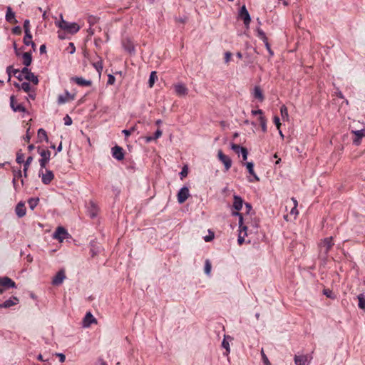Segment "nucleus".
<instances>
[{
	"instance_id": "obj_1",
	"label": "nucleus",
	"mask_w": 365,
	"mask_h": 365,
	"mask_svg": "<svg viewBox=\"0 0 365 365\" xmlns=\"http://www.w3.org/2000/svg\"><path fill=\"white\" fill-rule=\"evenodd\" d=\"M60 30L58 31V36L60 38H65L66 34H74L80 30V26L76 23L68 22L63 19L56 23Z\"/></svg>"
},
{
	"instance_id": "obj_2",
	"label": "nucleus",
	"mask_w": 365,
	"mask_h": 365,
	"mask_svg": "<svg viewBox=\"0 0 365 365\" xmlns=\"http://www.w3.org/2000/svg\"><path fill=\"white\" fill-rule=\"evenodd\" d=\"M334 245L332 237H326L321 240L319 246L320 251L324 254H327Z\"/></svg>"
},
{
	"instance_id": "obj_3",
	"label": "nucleus",
	"mask_w": 365,
	"mask_h": 365,
	"mask_svg": "<svg viewBox=\"0 0 365 365\" xmlns=\"http://www.w3.org/2000/svg\"><path fill=\"white\" fill-rule=\"evenodd\" d=\"M14 48H15L16 54L18 56L21 55L23 63L26 66H29L31 63V61H32V57H31V53L30 52H22L21 51V47H14Z\"/></svg>"
},
{
	"instance_id": "obj_4",
	"label": "nucleus",
	"mask_w": 365,
	"mask_h": 365,
	"mask_svg": "<svg viewBox=\"0 0 365 365\" xmlns=\"http://www.w3.org/2000/svg\"><path fill=\"white\" fill-rule=\"evenodd\" d=\"M351 133L355 135V138L353 139V143L356 145H360L361 138L365 137V129L364 128L355 129L351 127Z\"/></svg>"
},
{
	"instance_id": "obj_5",
	"label": "nucleus",
	"mask_w": 365,
	"mask_h": 365,
	"mask_svg": "<svg viewBox=\"0 0 365 365\" xmlns=\"http://www.w3.org/2000/svg\"><path fill=\"white\" fill-rule=\"evenodd\" d=\"M38 153L41 157L39 160L40 166L41 168H44L50 160L51 152L48 150H41L40 148H38Z\"/></svg>"
},
{
	"instance_id": "obj_6",
	"label": "nucleus",
	"mask_w": 365,
	"mask_h": 365,
	"mask_svg": "<svg viewBox=\"0 0 365 365\" xmlns=\"http://www.w3.org/2000/svg\"><path fill=\"white\" fill-rule=\"evenodd\" d=\"M68 236L69 234L63 227H58L53 235V238L58 240L60 242H63V240Z\"/></svg>"
},
{
	"instance_id": "obj_7",
	"label": "nucleus",
	"mask_w": 365,
	"mask_h": 365,
	"mask_svg": "<svg viewBox=\"0 0 365 365\" xmlns=\"http://www.w3.org/2000/svg\"><path fill=\"white\" fill-rule=\"evenodd\" d=\"M217 156L219 160L224 164L225 170H228L232 166V160L231 158L225 155L222 150H218Z\"/></svg>"
},
{
	"instance_id": "obj_8",
	"label": "nucleus",
	"mask_w": 365,
	"mask_h": 365,
	"mask_svg": "<svg viewBox=\"0 0 365 365\" xmlns=\"http://www.w3.org/2000/svg\"><path fill=\"white\" fill-rule=\"evenodd\" d=\"M189 196H190V192H189L188 187H183L179 190V192L178 193V195H177L178 202L180 204H182L183 202H185L187 200V199L189 197Z\"/></svg>"
},
{
	"instance_id": "obj_9",
	"label": "nucleus",
	"mask_w": 365,
	"mask_h": 365,
	"mask_svg": "<svg viewBox=\"0 0 365 365\" xmlns=\"http://www.w3.org/2000/svg\"><path fill=\"white\" fill-rule=\"evenodd\" d=\"M75 98V95L66 91L63 94L59 95L58 97V103L64 104L67 102L71 101Z\"/></svg>"
},
{
	"instance_id": "obj_10",
	"label": "nucleus",
	"mask_w": 365,
	"mask_h": 365,
	"mask_svg": "<svg viewBox=\"0 0 365 365\" xmlns=\"http://www.w3.org/2000/svg\"><path fill=\"white\" fill-rule=\"evenodd\" d=\"M65 279V272L63 269H61L59 272H58L57 274L53 277L52 279V284L53 285L58 286L63 283Z\"/></svg>"
},
{
	"instance_id": "obj_11",
	"label": "nucleus",
	"mask_w": 365,
	"mask_h": 365,
	"mask_svg": "<svg viewBox=\"0 0 365 365\" xmlns=\"http://www.w3.org/2000/svg\"><path fill=\"white\" fill-rule=\"evenodd\" d=\"M174 90L175 93L180 97L185 96L188 93L187 87L182 83H177L174 85Z\"/></svg>"
},
{
	"instance_id": "obj_12",
	"label": "nucleus",
	"mask_w": 365,
	"mask_h": 365,
	"mask_svg": "<svg viewBox=\"0 0 365 365\" xmlns=\"http://www.w3.org/2000/svg\"><path fill=\"white\" fill-rule=\"evenodd\" d=\"M249 228V225H244L240 227L239 235L237 239V242L240 245H242V243L245 242V237L247 236V230Z\"/></svg>"
},
{
	"instance_id": "obj_13",
	"label": "nucleus",
	"mask_w": 365,
	"mask_h": 365,
	"mask_svg": "<svg viewBox=\"0 0 365 365\" xmlns=\"http://www.w3.org/2000/svg\"><path fill=\"white\" fill-rule=\"evenodd\" d=\"M239 15L245 25H248L250 23L251 19L245 5L241 7Z\"/></svg>"
},
{
	"instance_id": "obj_14",
	"label": "nucleus",
	"mask_w": 365,
	"mask_h": 365,
	"mask_svg": "<svg viewBox=\"0 0 365 365\" xmlns=\"http://www.w3.org/2000/svg\"><path fill=\"white\" fill-rule=\"evenodd\" d=\"M0 286L5 288L16 287L15 282L8 277H0Z\"/></svg>"
},
{
	"instance_id": "obj_15",
	"label": "nucleus",
	"mask_w": 365,
	"mask_h": 365,
	"mask_svg": "<svg viewBox=\"0 0 365 365\" xmlns=\"http://www.w3.org/2000/svg\"><path fill=\"white\" fill-rule=\"evenodd\" d=\"M113 157L118 160H122L124 158L123 148L116 145L112 148Z\"/></svg>"
},
{
	"instance_id": "obj_16",
	"label": "nucleus",
	"mask_w": 365,
	"mask_h": 365,
	"mask_svg": "<svg viewBox=\"0 0 365 365\" xmlns=\"http://www.w3.org/2000/svg\"><path fill=\"white\" fill-rule=\"evenodd\" d=\"M10 104L11 107L14 112H24L26 110L25 108L21 104H18L14 96L10 97Z\"/></svg>"
},
{
	"instance_id": "obj_17",
	"label": "nucleus",
	"mask_w": 365,
	"mask_h": 365,
	"mask_svg": "<svg viewBox=\"0 0 365 365\" xmlns=\"http://www.w3.org/2000/svg\"><path fill=\"white\" fill-rule=\"evenodd\" d=\"M294 361L296 365H309L310 359L307 355L295 356Z\"/></svg>"
},
{
	"instance_id": "obj_18",
	"label": "nucleus",
	"mask_w": 365,
	"mask_h": 365,
	"mask_svg": "<svg viewBox=\"0 0 365 365\" xmlns=\"http://www.w3.org/2000/svg\"><path fill=\"white\" fill-rule=\"evenodd\" d=\"M19 302V299L16 297H12L9 299L6 300L3 304H0V308H9L16 305Z\"/></svg>"
},
{
	"instance_id": "obj_19",
	"label": "nucleus",
	"mask_w": 365,
	"mask_h": 365,
	"mask_svg": "<svg viewBox=\"0 0 365 365\" xmlns=\"http://www.w3.org/2000/svg\"><path fill=\"white\" fill-rule=\"evenodd\" d=\"M232 338L230 336L225 335L223 341L222 342V346L223 348L225 349L226 351L224 354L225 356H228V354L230 352V343L229 341H232Z\"/></svg>"
},
{
	"instance_id": "obj_20",
	"label": "nucleus",
	"mask_w": 365,
	"mask_h": 365,
	"mask_svg": "<svg viewBox=\"0 0 365 365\" xmlns=\"http://www.w3.org/2000/svg\"><path fill=\"white\" fill-rule=\"evenodd\" d=\"M15 212L19 217H22L26 215V207L24 202H19L15 208Z\"/></svg>"
},
{
	"instance_id": "obj_21",
	"label": "nucleus",
	"mask_w": 365,
	"mask_h": 365,
	"mask_svg": "<svg viewBox=\"0 0 365 365\" xmlns=\"http://www.w3.org/2000/svg\"><path fill=\"white\" fill-rule=\"evenodd\" d=\"M54 175L52 171L46 170V173L42 174L41 180L43 184L48 185L52 181Z\"/></svg>"
},
{
	"instance_id": "obj_22",
	"label": "nucleus",
	"mask_w": 365,
	"mask_h": 365,
	"mask_svg": "<svg viewBox=\"0 0 365 365\" xmlns=\"http://www.w3.org/2000/svg\"><path fill=\"white\" fill-rule=\"evenodd\" d=\"M92 323H96V319L91 312H88L83 319V327H88Z\"/></svg>"
},
{
	"instance_id": "obj_23",
	"label": "nucleus",
	"mask_w": 365,
	"mask_h": 365,
	"mask_svg": "<svg viewBox=\"0 0 365 365\" xmlns=\"http://www.w3.org/2000/svg\"><path fill=\"white\" fill-rule=\"evenodd\" d=\"M72 81H75L78 85L82 86H90L91 85V81L86 80L82 77H73L72 78Z\"/></svg>"
},
{
	"instance_id": "obj_24",
	"label": "nucleus",
	"mask_w": 365,
	"mask_h": 365,
	"mask_svg": "<svg viewBox=\"0 0 365 365\" xmlns=\"http://www.w3.org/2000/svg\"><path fill=\"white\" fill-rule=\"evenodd\" d=\"M243 205V200L242 199L237 196L234 195V202H233V207L237 210L239 211L242 209Z\"/></svg>"
},
{
	"instance_id": "obj_25",
	"label": "nucleus",
	"mask_w": 365,
	"mask_h": 365,
	"mask_svg": "<svg viewBox=\"0 0 365 365\" xmlns=\"http://www.w3.org/2000/svg\"><path fill=\"white\" fill-rule=\"evenodd\" d=\"M245 165H246L247 169L248 170L249 173L255 178V180L259 181V178L256 175V173H255V170H254L253 163L247 162L245 163Z\"/></svg>"
},
{
	"instance_id": "obj_26",
	"label": "nucleus",
	"mask_w": 365,
	"mask_h": 365,
	"mask_svg": "<svg viewBox=\"0 0 365 365\" xmlns=\"http://www.w3.org/2000/svg\"><path fill=\"white\" fill-rule=\"evenodd\" d=\"M24 78L29 81L32 82L34 84L36 85L38 83V80L36 76H35L32 72H28L26 75L24 76Z\"/></svg>"
},
{
	"instance_id": "obj_27",
	"label": "nucleus",
	"mask_w": 365,
	"mask_h": 365,
	"mask_svg": "<svg viewBox=\"0 0 365 365\" xmlns=\"http://www.w3.org/2000/svg\"><path fill=\"white\" fill-rule=\"evenodd\" d=\"M253 95L255 98L259 99L260 101L264 100V96L261 88L259 86H255L253 91Z\"/></svg>"
},
{
	"instance_id": "obj_28",
	"label": "nucleus",
	"mask_w": 365,
	"mask_h": 365,
	"mask_svg": "<svg viewBox=\"0 0 365 365\" xmlns=\"http://www.w3.org/2000/svg\"><path fill=\"white\" fill-rule=\"evenodd\" d=\"M38 139L40 142H42L43 140H45L48 142V138L47 136V133L46 130L43 128H40L38 130Z\"/></svg>"
},
{
	"instance_id": "obj_29",
	"label": "nucleus",
	"mask_w": 365,
	"mask_h": 365,
	"mask_svg": "<svg viewBox=\"0 0 365 365\" xmlns=\"http://www.w3.org/2000/svg\"><path fill=\"white\" fill-rule=\"evenodd\" d=\"M6 19L7 21L12 23L15 19V14L12 11L10 7H8L6 14Z\"/></svg>"
},
{
	"instance_id": "obj_30",
	"label": "nucleus",
	"mask_w": 365,
	"mask_h": 365,
	"mask_svg": "<svg viewBox=\"0 0 365 365\" xmlns=\"http://www.w3.org/2000/svg\"><path fill=\"white\" fill-rule=\"evenodd\" d=\"M280 113L283 120H288L289 114L287 108L283 105L280 108Z\"/></svg>"
},
{
	"instance_id": "obj_31",
	"label": "nucleus",
	"mask_w": 365,
	"mask_h": 365,
	"mask_svg": "<svg viewBox=\"0 0 365 365\" xmlns=\"http://www.w3.org/2000/svg\"><path fill=\"white\" fill-rule=\"evenodd\" d=\"M157 78H158V76H157L156 71H152L150 75V78H149V81H148V84H149L150 88H152Z\"/></svg>"
},
{
	"instance_id": "obj_32",
	"label": "nucleus",
	"mask_w": 365,
	"mask_h": 365,
	"mask_svg": "<svg viewBox=\"0 0 365 365\" xmlns=\"http://www.w3.org/2000/svg\"><path fill=\"white\" fill-rule=\"evenodd\" d=\"M15 86L24 90L25 92H29L31 90L30 83L27 82H24L21 85L16 83Z\"/></svg>"
},
{
	"instance_id": "obj_33",
	"label": "nucleus",
	"mask_w": 365,
	"mask_h": 365,
	"mask_svg": "<svg viewBox=\"0 0 365 365\" xmlns=\"http://www.w3.org/2000/svg\"><path fill=\"white\" fill-rule=\"evenodd\" d=\"M25 36L24 38V41L26 46H29L31 43V46H35L34 43L31 41V35L30 34V32L25 33Z\"/></svg>"
},
{
	"instance_id": "obj_34",
	"label": "nucleus",
	"mask_w": 365,
	"mask_h": 365,
	"mask_svg": "<svg viewBox=\"0 0 365 365\" xmlns=\"http://www.w3.org/2000/svg\"><path fill=\"white\" fill-rule=\"evenodd\" d=\"M358 299H359V307L361 309H365V297L363 294H360L359 295H358L357 297Z\"/></svg>"
},
{
	"instance_id": "obj_35",
	"label": "nucleus",
	"mask_w": 365,
	"mask_h": 365,
	"mask_svg": "<svg viewBox=\"0 0 365 365\" xmlns=\"http://www.w3.org/2000/svg\"><path fill=\"white\" fill-rule=\"evenodd\" d=\"M33 161V157L32 156H29L27 158L25 163H24V176L26 177L27 176V170H28V168L30 165V164L31 163V162Z\"/></svg>"
},
{
	"instance_id": "obj_36",
	"label": "nucleus",
	"mask_w": 365,
	"mask_h": 365,
	"mask_svg": "<svg viewBox=\"0 0 365 365\" xmlns=\"http://www.w3.org/2000/svg\"><path fill=\"white\" fill-rule=\"evenodd\" d=\"M262 130L264 133L267 132V120L263 115H260L259 118Z\"/></svg>"
},
{
	"instance_id": "obj_37",
	"label": "nucleus",
	"mask_w": 365,
	"mask_h": 365,
	"mask_svg": "<svg viewBox=\"0 0 365 365\" xmlns=\"http://www.w3.org/2000/svg\"><path fill=\"white\" fill-rule=\"evenodd\" d=\"M97 207L93 202L91 203V210H89V215L91 217H95L97 215Z\"/></svg>"
},
{
	"instance_id": "obj_38",
	"label": "nucleus",
	"mask_w": 365,
	"mask_h": 365,
	"mask_svg": "<svg viewBox=\"0 0 365 365\" xmlns=\"http://www.w3.org/2000/svg\"><path fill=\"white\" fill-rule=\"evenodd\" d=\"M38 198H31L29 200V205L31 210H34L38 205Z\"/></svg>"
},
{
	"instance_id": "obj_39",
	"label": "nucleus",
	"mask_w": 365,
	"mask_h": 365,
	"mask_svg": "<svg viewBox=\"0 0 365 365\" xmlns=\"http://www.w3.org/2000/svg\"><path fill=\"white\" fill-rule=\"evenodd\" d=\"M211 268H212V266H211V263H210V260L206 259L205 263V272L206 274L210 275V274L211 272Z\"/></svg>"
},
{
	"instance_id": "obj_40",
	"label": "nucleus",
	"mask_w": 365,
	"mask_h": 365,
	"mask_svg": "<svg viewBox=\"0 0 365 365\" xmlns=\"http://www.w3.org/2000/svg\"><path fill=\"white\" fill-rule=\"evenodd\" d=\"M231 149L232 150H234L236 153L239 154L240 153H241V149H245V148L241 147L239 145L232 143V144H231Z\"/></svg>"
},
{
	"instance_id": "obj_41",
	"label": "nucleus",
	"mask_w": 365,
	"mask_h": 365,
	"mask_svg": "<svg viewBox=\"0 0 365 365\" xmlns=\"http://www.w3.org/2000/svg\"><path fill=\"white\" fill-rule=\"evenodd\" d=\"M292 200L294 202V207L290 211V214L291 215H297L298 214V212H297V200H295L294 198H292Z\"/></svg>"
},
{
	"instance_id": "obj_42",
	"label": "nucleus",
	"mask_w": 365,
	"mask_h": 365,
	"mask_svg": "<svg viewBox=\"0 0 365 365\" xmlns=\"http://www.w3.org/2000/svg\"><path fill=\"white\" fill-rule=\"evenodd\" d=\"M261 355H262V361H263L264 365H270V362H269L267 356L264 354L263 349H262V350H261Z\"/></svg>"
},
{
	"instance_id": "obj_43",
	"label": "nucleus",
	"mask_w": 365,
	"mask_h": 365,
	"mask_svg": "<svg viewBox=\"0 0 365 365\" xmlns=\"http://www.w3.org/2000/svg\"><path fill=\"white\" fill-rule=\"evenodd\" d=\"M93 65H94L96 69L97 70V71L99 73V74H101V71L103 70V63H102V62L101 61H98V62L95 63Z\"/></svg>"
},
{
	"instance_id": "obj_44",
	"label": "nucleus",
	"mask_w": 365,
	"mask_h": 365,
	"mask_svg": "<svg viewBox=\"0 0 365 365\" xmlns=\"http://www.w3.org/2000/svg\"><path fill=\"white\" fill-rule=\"evenodd\" d=\"M136 130V126L134 125L131 127L129 130H123V133L125 134L126 137L129 136L131 133H133Z\"/></svg>"
},
{
	"instance_id": "obj_45",
	"label": "nucleus",
	"mask_w": 365,
	"mask_h": 365,
	"mask_svg": "<svg viewBox=\"0 0 365 365\" xmlns=\"http://www.w3.org/2000/svg\"><path fill=\"white\" fill-rule=\"evenodd\" d=\"M232 215H236V216H239V217H240V219H239V225H240V227L244 226L243 225V217H242V214H240L238 212H233Z\"/></svg>"
},
{
	"instance_id": "obj_46",
	"label": "nucleus",
	"mask_w": 365,
	"mask_h": 365,
	"mask_svg": "<svg viewBox=\"0 0 365 365\" xmlns=\"http://www.w3.org/2000/svg\"><path fill=\"white\" fill-rule=\"evenodd\" d=\"M214 236V233L212 232L209 231V235L204 237V240L205 242H210L213 240Z\"/></svg>"
},
{
	"instance_id": "obj_47",
	"label": "nucleus",
	"mask_w": 365,
	"mask_h": 365,
	"mask_svg": "<svg viewBox=\"0 0 365 365\" xmlns=\"http://www.w3.org/2000/svg\"><path fill=\"white\" fill-rule=\"evenodd\" d=\"M14 75H16L17 73H19L18 76H16V77L20 80L21 81L24 78V74L21 73V71H19L18 69H14L12 71Z\"/></svg>"
},
{
	"instance_id": "obj_48",
	"label": "nucleus",
	"mask_w": 365,
	"mask_h": 365,
	"mask_svg": "<svg viewBox=\"0 0 365 365\" xmlns=\"http://www.w3.org/2000/svg\"><path fill=\"white\" fill-rule=\"evenodd\" d=\"M241 154H242L243 160H246L247 159V155H248V152H247V148L241 149Z\"/></svg>"
},
{
	"instance_id": "obj_49",
	"label": "nucleus",
	"mask_w": 365,
	"mask_h": 365,
	"mask_svg": "<svg viewBox=\"0 0 365 365\" xmlns=\"http://www.w3.org/2000/svg\"><path fill=\"white\" fill-rule=\"evenodd\" d=\"M30 22L29 20H26L24 23V28L25 30V33L30 32L29 31Z\"/></svg>"
},
{
	"instance_id": "obj_50",
	"label": "nucleus",
	"mask_w": 365,
	"mask_h": 365,
	"mask_svg": "<svg viewBox=\"0 0 365 365\" xmlns=\"http://www.w3.org/2000/svg\"><path fill=\"white\" fill-rule=\"evenodd\" d=\"M16 162L19 164L22 163L24 162V155L18 153L16 159Z\"/></svg>"
},
{
	"instance_id": "obj_51",
	"label": "nucleus",
	"mask_w": 365,
	"mask_h": 365,
	"mask_svg": "<svg viewBox=\"0 0 365 365\" xmlns=\"http://www.w3.org/2000/svg\"><path fill=\"white\" fill-rule=\"evenodd\" d=\"M64 123L66 125H70L72 123V120L68 115L64 118Z\"/></svg>"
},
{
	"instance_id": "obj_52",
	"label": "nucleus",
	"mask_w": 365,
	"mask_h": 365,
	"mask_svg": "<svg viewBox=\"0 0 365 365\" xmlns=\"http://www.w3.org/2000/svg\"><path fill=\"white\" fill-rule=\"evenodd\" d=\"M115 81V77L113 75L109 74L108 79V83L110 85H113V84H114Z\"/></svg>"
},
{
	"instance_id": "obj_53",
	"label": "nucleus",
	"mask_w": 365,
	"mask_h": 365,
	"mask_svg": "<svg viewBox=\"0 0 365 365\" xmlns=\"http://www.w3.org/2000/svg\"><path fill=\"white\" fill-rule=\"evenodd\" d=\"M187 168L186 167H184L180 173L181 178L186 177L187 175Z\"/></svg>"
},
{
	"instance_id": "obj_54",
	"label": "nucleus",
	"mask_w": 365,
	"mask_h": 365,
	"mask_svg": "<svg viewBox=\"0 0 365 365\" xmlns=\"http://www.w3.org/2000/svg\"><path fill=\"white\" fill-rule=\"evenodd\" d=\"M56 355L59 358V361L63 363L66 360V356L63 354L61 353H57Z\"/></svg>"
},
{
	"instance_id": "obj_55",
	"label": "nucleus",
	"mask_w": 365,
	"mask_h": 365,
	"mask_svg": "<svg viewBox=\"0 0 365 365\" xmlns=\"http://www.w3.org/2000/svg\"><path fill=\"white\" fill-rule=\"evenodd\" d=\"M274 122L278 130H279L280 128V125H281V123H280V121H279V117L277 116H274Z\"/></svg>"
},
{
	"instance_id": "obj_56",
	"label": "nucleus",
	"mask_w": 365,
	"mask_h": 365,
	"mask_svg": "<svg viewBox=\"0 0 365 365\" xmlns=\"http://www.w3.org/2000/svg\"><path fill=\"white\" fill-rule=\"evenodd\" d=\"M259 36L264 40V42L265 43V46H268L269 43L267 41V38L265 36V34L262 31L259 32Z\"/></svg>"
},
{
	"instance_id": "obj_57",
	"label": "nucleus",
	"mask_w": 365,
	"mask_h": 365,
	"mask_svg": "<svg viewBox=\"0 0 365 365\" xmlns=\"http://www.w3.org/2000/svg\"><path fill=\"white\" fill-rule=\"evenodd\" d=\"M231 56H232V53L230 52H226L225 53V63H228L230 61Z\"/></svg>"
},
{
	"instance_id": "obj_58",
	"label": "nucleus",
	"mask_w": 365,
	"mask_h": 365,
	"mask_svg": "<svg viewBox=\"0 0 365 365\" xmlns=\"http://www.w3.org/2000/svg\"><path fill=\"white\" fill-rule=\"evenodd\" d=\"M88 21L90 26H93L96 22V19L94 16H89L88 19Z\"/></svg>"
},
{
	"instance_id": "obj_59",
	"label": "nucleus",
	"mask_w": 365,
	"mask_h": 365,
	"mask_svg": "<svg viewBox=\"0 0 365 365\" xmlns=\"http://www.w3.org/2000/svg\"><path fill=\"white\" fill-rule=\"evenodd\" d=\"M162 135V131L160 129H158L155 133V135H154V139L156 140L158 138H159L160 136Z\"/></svg>"
},
{
	"instance_id": "obj_60",
	"label": "nucleus",
	"mask_w": 365,
	"mask_h": 365,
	"mask_svg": "<svg viewBox=\"0 0 365 365\" xmlns=\"http://www.w3.org/2000/svg\"><path fill=\"white\" fill-rule=\"evenodd\" d=\"M252 115H262V110H252Z\"/></svg>"
},
{
	"instance_id": "obj_61",
	"label": "nucleus",
	"mask_w": 365,
	"mask_h": 365,
	"mask_svg": "<svg viewBox=\"0 0 365 365\" xmlns=\"http://www.w3.org/2000/svg\"><path fill=\"white\" fill-rule=\"evenodd\" d=\"M31 71L26 66L22 69L21 71L22 74H24V76L28 73V72H30Z\"/></svg>"
},
{
	"instance_id": "obj_62",
	"label": "nucleus",
	"mask_w": 365,
	"mask_h": 365,
	"mask_svg": "<svg viewBox=\"0 0 365 365\" xmlns=\"http://www.w3.org/2000/svg\"><path fill=\"white\" fill-rule=\"evenodd\" d=\"M11 68H12L11 66H9V67H7V69H6V71L9 75V81H10V79H11Z\"/></svg>"
},
{
	"instance_id": "obj_63",
	"label": "nucleus",
	"mask_w": 365,
	"mask_h": 365,
	"mask_svg": "<svg viewBox=\"0 0 365 365\" xmlns=\"http://www.w3.org/2000/svg\"><path fill=\"white\" fill-rule=\"evenodd\" d=\"M245 207H246V209H247V212H249L251 210H252V206L249 203H246L245 204Z\"/></svg>"
},
{
	"instance_id": "obj_64",
	"label": "nucleus",
	"mask_w": 365,
	"mask_h": 365,
	"mask_svg": "<svg viewBox=\"0 0 365 365\" xmlns=\"http://www.w3.org/2000/svg\"><path fill=\"white\" fill-rule=\"evenodd\" d=\"M46 52V47H40V53L43 54Z\"/></svg>"
}]
</instances>
